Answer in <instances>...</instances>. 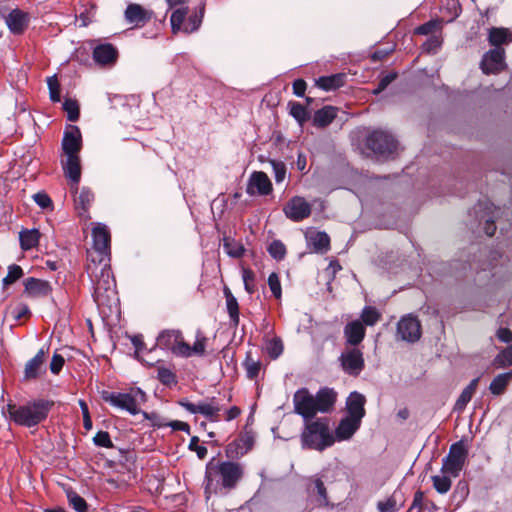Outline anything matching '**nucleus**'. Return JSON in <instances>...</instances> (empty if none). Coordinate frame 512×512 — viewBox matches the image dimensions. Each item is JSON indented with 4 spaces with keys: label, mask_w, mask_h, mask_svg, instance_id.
<instances>
[{
    "label": "nucleus",
    "mask_w": 512,
    "mask_h": 512,
    "mask_svg": "<svg viewBox=\"0 0 512 512\" xmlns=\"http://www.w3.org/2000/svg\"><path fill=\"white\" fill-rule=\"evenodd\" d=\"M244 469L238 462H209L206 466L204 492L206 499L211 494H226L234 489L243 478Z\"/></svg>",
    "instance_id": "obj_1"
},
{
    "label": "nucleus",
    "mask_w": 512,
    "mask_h": 512,
    "mask_svg": "<svg viewBox=\"0 0 512 512\" xmlns=\"http://www.w3.org/2000/svg\"><path fill=\"white\" fill-rule=\"evenodd\" d=\"M338 399V393L330 387L320 388L312 395L305 387L293 396L294 411L303 419L314 418L317 413H331Z\"/></svg>",
    "instance_id": "obj_2"
},
{
    "label": "nucleus",
    "mask_w": 512,
    "mask_h": 512,
    "mask_svg": "<svg viewBox=\"0 0 512 512\" xmlns=\"http://www.w3.org/2000/svg\"><path fill=\"white\" fill-rule=\"evenodd\" d=\"M54 405L55 402L48 399H35L25 405L10 402L6 406V411L9 419L15 424L31 428L45 421Z\"/></svg>",
    "instance_id": "obj_3"
},
{
    "label": "nucleus",
    "mask_w": 512,
    "mask_h": 512,
    "mask_svg": "<svg viewBox=\"0 0 512 512\" xmlns=\"http://www.w3.org/2000/svg\"><path fill=\"white\" fill-rule=\"evenodd\" d=\"M304 420V428L300 435L303 448L323 451L335 442L334 435L329 427L327 417L307 418Z\"/></svg>",
    "instance_id": "obj_4"
},
{
    "label": "nucleus",
    "mask_w": 512,
    "mask_h": 512,
    "mask_svg": "<svg viewBox=\"0 0 512 512\" xmlns=\"http://www.w3.org/2000/svg\"><path fill=\"white\" fill-rule=\"evenodd\" d=\"M86 272L93 284V298L98 305L105 303L109 294L114 293L115 281L109 262H87Z\"/></svg>",
    "instance_id": "obj_5"
},
{
    "label": "nucleus",
    "mask_w": 512,
    "mask_h": 512,
    "mask_svg": "<svg viewBox=\"0 0 512 512\" xmlns=\"http://www.w3.org/2000/svg\"><path fill=\"white\" fill-rule=\"evenodd\" d=\"M101 398L106 403L129 412L131 415H137L141 412L140 404L147 400L146 393L140 388H131L128 392H110L103 390Z\"/></svg>",
    "instance_id": "obj_6"
},
{
    "label": "nucleus",
    "mask_w": 512,
    "mask_h": 512,
    "mask_svg": "<svg viewBox=\"0 0 512 512\" xmlns=\"http://www.w3.org/2000/svg\"><path fill=\"white\" fill-rule=\"evenodd\" d=\"M365 147L374 155L388 159L397 152L398 141L390 132L375 129L366 135Z\"/></svg>",
    "instance_id": "obj_7"
},
{
    "label": "nucleus",
    "mask_w": 512,
    "mask_h": 512,
    "mask_svg": "<svg viewBox=\"0 0 512 512\" xmlns=\"http://www.w3.org/2000/svg\"><path fill=\"white\" fill-rule=\"evenodd\" d=\"M93 249L87 251V262H110L111 235L103 224H97L92 230Z\"/></svg>",
    "instance_id": "obj_8"
},
{
    "label": "nucleus",
    "mask_w": 512,
    "mask_h": 512,
    "mask_svg": "<svg viewBox=\"0 0 512 512\" xmlns=\"http://www.w3.org/2000/svg\"><path fill=\"white\" fill-rule=\"evenodd\" d=\"M468 456V449L463 440L450 446L448 455L443 459L441 471L452 477H458Z\"/></svg>",
    "instance_id": "obj_9"
},
{
    "label": "nucleus",
    "mask_w": 512,
    "mask_h": 512,
    "mask_svg": "<svg viewBox=\"0 0 512 512\" xmlns=\"http://www.w3.org/2000/svg\"><path fill=\"white\" fill-rule=\"evenodd\" d=\"M304 482L308 501L314 503L315 507L318 508L330 506L328 491L324 484L323 473H316L305 477Z\"/></svg>",
    "instance_id": "obj_10"
},
{
    "label": "nucleus",
    "mask_w": 512,
    "mask_h": 512,
    "mask_svg": "<svg viewBox=\"0 0 512 512\" xmlns=\"http://www.w3.org/2000/svg\"><path fill=\"white\" fill-rule=\"evenodd\" d=\"M342 370L353 377H357L365 368L363 352L358 348L346 349L339 357Z\"/></svg>",
    "instance_id": "obj_11"
},
{
    "label": "nucleus",
    "mask_w": 512,
    "mask_h": 512,
    "mask_svg": "<svg viewBox=\"0 0 512 512\" xmlns=\"http://www.w3.org/2000/svg\"><path fill=\"white\" fill-rule=\"evenodd\" d=\"M285 216L293 222H301L310 217L312 207L305 198L301 196H294L290 198L283 207Z\"/></svg>",
    "instance_id": "obj_12"
},
{
    "label": "nucleus",
    "mask_w": 512,
    "mask_h": 512,
    "mask_svg": "<svg viewBox=\"0 0 512 512\" xmlns=\"http://www.w3.org/2000/svg\"><path fill=\"white\" fill-rule=\"evenodd\" d=\"M397 335L404 341L417 342L422 335L421 323L417 317L404 316L397 324Z\"/></svg>",
    "instance_id": "obj_13"
},
{
    "label": "nucleus",
    "mask_w": 512,
    "mask_h": 512,
    "mask_svg": "<svg viewBox=\"0 0 512 512\" xmlns=\"http://www.w3.org/2000/svg\"><path fill=\"white\" fill-rule=\"evenodd\" d=\"M505 67V50L504 48H493L484 53L480 68L486 75L497 74Z\"/></svg>",
    "instance_id": "obj_14"
},
{
    "label": "nucleus",
    "mask_w": 512,
    "mask_h": 512,
    "mask_svg": "<svg viewBox=\"0 0 512 512\" xmlns=\"http://www.w3.org/2000/svg\"><path fill=\"white\" fill-rule=\"evenodd\" d=\"M214 398H212L211 403L200 402L198 404H194L190 402L186 398H182L178 400V405L183 407L186 411L191 414H202L211 422H218L220 420V407L218 405L213 404Z\"/></svg>",
    "instance_id": "obj_15"
},
{
    "label": "nucleus",
    "mask_w": 512,
    "mask_h": 512,
    "mask_svg": "<svg viewBox=\"0 0 512 512\" xmlns=\"http://www.w3.org/2000/svg\"><path fill=\"white\" fill-rule=\"evenodd\" d=\"M124 17L129 24L141 28L152 20L154 12L144 8L140 4L130 3L125 9Z\"/></svg>",
    "instance_id": "obj_16"
},
{
    "label": "nucleus",
    "mask_w": 512,
    "mask_h": 512,
    "mask_svg": "<svg viewBox=\"0 0 512 512\" xmlns=\"http://www.w3.org/2000/svg\"><path fill=\"white\" fill-rule=\"evenodd\" d=\"M23 295L27 298H44L52 293V286L49 281L28 277L23 281Z\"/></svg>",
    "instance_id": "obj_17"
},
{
    "label": "nucleus",
    "mask_w": 512,
    "mask_h": 512,
    "mask_svg": "<svg viewBox=\"0 0 512 512\" xmlns=\"http://www.w3.org/2000/svg\"><path fill=\"white\" fill-rule=\"evenodd\" d=\"M61 145L66 156H79L82 148V135L78 126L69 125L66 128Z\"/></svg>",
    "instance_id": "obj_18"
},
{
    "label": "nucleus",
    "mask_w": 512,
    "mask_h": 512,
    "mask_svg": "<svg viewBox=\"0 0 512 512\" xmlns=\"http://www.w3.org/2000/svg\"><path fill=\"white\" fill-rule=\"evenodd\" d=\"M272 183L263 171H254L249 178L246 192L250 196L261 195L266 196L272 192Z\"/></svg>",
    "instance_id": "obj_19"
},
{
    "label": "nucleus",
    "mask_w": 512,
    "mask_h": 512,
    "mask_svg": "<svg viewBox=\"0 0 512 512\" xmlns=\"http://www.w3.org/2000/svg\"><path fill=\"white\" fill-rule=\"evenodd\" d=\"M184 342L182 332L175 329L163 330L157 337V346L170 350L176 356H179L178 349Z\"/></svg>",
    "instance_id": "obj_20"
},
{
    "label": "nucleus",
    "mask_w": 512,
    "mask_h": 512,
    "mask_svg": "<svg viewBox=\"0 0 512 512\" xmlns=\"http://www.w3.org/2000/svg\"><path fill=\"white\" fill-rule=\"evenodd\" d=\"M47 350L41 348L37 354L31 358L24 368V380L31 381L38 379L46 372L45 362Z\"/></svg>",
    "instance_id": "obj_21"
},
{
    "label": "nucleus",
    "mask_w": 512,
    "mask_h": 512,
    "mask_svg": "<svg viewBox=\"0 0 512 512\" xmlns=\"http://www.w3.org/2000/svg\"><path fill=\"white\" fill-rule=\"evenodd\" d=\"M5 22L14 35H21L27 29L30 22L29 13L21 9H13L6 17Z\"/></svg>",
    "instance_id": "obj_22"
},
{
    "label": "nucleus",
    "mask_w": 512,
    "mask_h": 512,
    "mask_svg": "<svg viewBox=\"0 0 512 512\" xmlns=\"http://www.w3.org/2000/svg\"><path fill=\"white\" fill-rule=\"evenodd\" d=\"M254 444V436L251 432H246L238 439L232 441L226 446L225 452L228 458L238 457L246 454Z\"/></svg>",
    "instance_id": "obj_23"
},
{
    "label": "nucleus",
    "mask_w": 512,
    "mask_h": 512,
    "mask_svg": "<svg viewBox=\"0 0 512 512\" xmlns=\"http://www.w3.org/2000/svg\"><path fill=\"white\" fill-rule=\"evenodd\" d=\"M365 403L366 398L363 394L357 391L351 392L346 400L347 416L362 421L366 414Z\"/></svg>",
    "instance_id": "obj_24"
},
{
    "label": "nucleus",
    "mask_w": 512,
    "mask_h": 512,
    "mask_svg": "<svg viewBox=\"0 0 512 512\" xmlns=\"http://www.w3.org/2000/svg\"><path fill=\"white\" fill-rule=\"evenodd\" d=\"M343 333L346 343L357 348L365 338L366 328L360 320H353L345 325Z\"/></svg>",
    "instance_id": "obj_25"
},
{
    "label": "nucleus",
    "mask_w": 512,
    "mask_h": 512,
    "mask_svg": "<svg viewBox=\"0 0 512 512\" xmlns=\"http://www.w3.org/2000/svg\"><path fill=\"white\" fill-rule=\"evenodd\" d=\"M64 175L72 183L71 189L77 191L81 179V164L79 156H67L66 161H62Z\"/></svg>",
    "instance_id": "obj_26"
},
{
    "label": "nucleus",
    "mask_w": 512,
    "mask_h": 512,
    "mask_svg": "<svg viewBox=\"0 0 512 512\" xmlns=\"http://www.w3.org/2000/svg\"><path fill=\"white\" fill-rule=\"evenodd\" d=\"M117 58L118 50L111 43L99 44L93 49V59L97 64L110 65L115 63Z\"/></svg>",
    "instance_id": "obj_27"
},
{
    "label": "nucleus",
    "mask_w": 512,
    "mask_h": 512,
    "mask_svg": "<svg viewBox=\"0 0 512 512\" xmlns=\"http://www.w3.org/2000/svg\"><path fill=\"white\" fill-rule=\"evenodd\" d=\"M361 421L350 418L348 416L342 418L335 429V440L344 441L349 440L356 431L360 428Z\"/></svg>",
    "instance_id": "obj_28"
},
{
    "label": "nucleus",
    "mask_w": 512,
    "mask_h": 512,
    "mask_svg": "<svg viewBox=\"0 0 512 512\" xmlns=\"http://www.w3.org/2000/svg\"><path fill=\"white\" fill-rule=\"evenodd\" d=\"M207 338L198 331L196 334V341L192 346H190L187 342L181 344L178 349L180 357H191L192 355L203 356L206 350Z\"/></svg>",
    "instance_id": "obj_29"
},
{
    "label": "nucleus",
    "mask_w": 512,
    "mask_h": 512,
    "mask_svg": "<svg viewBox=\"0 0 512 512\" xmlns=\"http://www.w3.org/2000/svg\"><path fill=\"white\" fill-rule=\"evenodd\" d=\"M487 40L494 48H502V45L512 42V32L504 27H491L488 30Z\"/></svg>",
    "instance_id": "obj_30"
},
{
    "label": "nucleus",
    "mask_w": 512,
    "mask_h": 512,
    "mask_svg": "<svg viewBox=\"0 0 512 512\" xmlns=\"http://www.w3.org/2000/svg\"><path fill=\"white\" fill-rule=\"evenodd\" d=\"M345 73H336L328 76H321L316 79V86L324 91L336 90L346 83Z\"/></svg>",
    "instance_id": "obj_31"
},
{
    "label": "nucleus",
    "mask_w": 512,
    "mask_h": 512,
    "mask_svg": "<svg viewBox=\"0 0 512 512\" xmlns=\"http://www.w3.org/2000/svg\"><path fill=\"white\" fill-rule=\"evenodd\" d=\"M337 111V108L329 105L317 110L313 116V125L318 128L327 127L337 117Z\"/></svg>",
    "instance_id": "obj_32"
},
{
    "label": "nucleus",
    "mask_w": 512,
    "mask_h": 512,
    "mask_svg": "<svg viewBox=\"0 0 512 512\" xmlns=\"http://www.w3.org/2000/svg\"><path fill=\"white\" fill-rule=\"evenodd\" d=\"M479 380V377L471 380L470 383L463 389L455 403L454 410L461 412L466 408L467 404L471 401L474 393L477 390Z\"/></svg>",
    "instance_id": "obj_33"
},
{
    "label": "nucleus",
    "mask_w": 512,
    "mask_h": 512,
    "mask_svg": "<svg viewBox=\"0 0 512 512\" xmlns=\"http://www.w3.org/2000/svg\"><path fill=\"white\" fill-rule=\"evenodd\" d=\"M206 1L202 0L198 7V13L188 17L187 22L183 26V32L190 34L199 29L205 13Z\"/></svg>",
    "instance_id": "obj_34"
},
{
    "label": "nucleus",
    "mask_w": 512,
    "mask_h": 512,
    "mask_svg": "<svg viewBox=\"0 0 512 512\" xmlns=\"http://www.w3.org/2000/svg\"><path fill=\"white\" fill-rule=\"evenodd\" d=\"M512 380V371L497 375L490 383L489 390L493 395H502L510 381Z\"/></svg>",
    "instance_id": "obj_35"
},
{
    "label": "nucleus",
    "mask_w": 512,
    "mask_h": 512,
    "mask_svg": "<svg viewBox=\"0 0 512 512\" xmlns=\"http://www.w3.org/2000/svg\"><path fill=\"white\" fill-rule=\"evenodd\" d=\"M224 296L226 298V306L227 312L229 314L230 320L233 322L235 326L239 324V304L237 299L234 297L232 292L228 287H224Z\"/></svg>",
    "instance_id": "obj_36"
},
{
    "label": "nucleus",
    "mask_w": 512,
    "mask_h": 512,
    "mask_svg": "<svg viewBox=\"0 0 512 512\" xmlns=\"http://www.w3.org/2000/svg\"><path fill=\"white\" fill-rule=\"evenodd\" d=\"M19 238L21 248L27 251L38 245L40 233L36 229L23 230L20 232Z\"/></svg>",
    "instance_id": "obj_37"
},
{
    "label": "nucleus",
    "mask_w": 512,
    "mask_h": 512,
    "mask_svg": "<svg viewBox=\"0 0 512 512\" xmlns=\"http://www.w3.org/2000/svg\"><path fill=\"white\" fill-rule=\"evenodd\" d=\"M189 8L182 7L174 10L170 16L171 29L174 34L183 31Z\"/></svg>",
    "instance_id": "obj_38"
},
{
    "label": "nucleus",
    "mask_w": 512,
    "mask_h": 512,
    "mask_svg": "<svg viewBox=\"0 0 512 512\" xmlns=\"http://www.w3.org/2000/svg\"><path fill=\"white\" fill-rule=\"evenodd\" d=\"M223 248L230 257L236 259L241 258L245 253L244 246L230 237L223 238Z\"/></svg>",
    "instance_id": "obj_39"
},
{
    "label": "nucleus",
    "mask_w": 512,
    "mask_h": 512,
    "mask_svg": "<svg viewBox=\"0 0 512 512\" xmlns=\"http://www.w3.org/2000/svg\"><path fill=\"white\" fill-rule=\"evenodd\" d=\"M66 497L69 505L77 512H88V504L86 500L81 497L72 488L66 489Z\"/></svg>",
    "instance_id": "obj_40"
},
{
    "label": "nucleus",
    "mask_w": 512,
    "mask_h": 512,
    "mask_svg": "<svg viewBox=\"0 0 512 512\" xmlns=\"http://www.w3.org/2000/svg\"><path fill=\"white\" fill-rule=\"evenodd\" d=\"M290 115L302 126L310 119L307 108L299 102H289Z\"/></svg>",
    "instance_id": "obj_41"
},
{
    "label": "nucleus",
    "mask_w": 512,
    "mask_h": 512,
    "mask_svg": "<svg viewBox=\"0 0 512 512\" xmlns=\"http://www.w3.org/2000/svg\"><path fill=\"white\" fill-rule=\"evenodd\" d=\"M243 366L245 368L247 378L253 380L258 377L261 370V362L259 360H254L251 352H247Z\"/></svg>",
    "instance_id": "obj_42"
},
{
    "label": "nucleus",
    "mask_w": 512,
    "mask_h": 512,
    "mask_svg": "<svg viewBox=\"0 0 512 512\" xmlns=\"http://www.w3.org/2000/svg\"><path fill=\"white\" fill-rule=\"evenodd\" d=\"M311 244L316 252H326L330 248V237L326 232H316L310 238Z\"/></svg>",
    "instance_id": "obj_43"
},
{
    "label": "nucleus",
    "mask_w": 512,
    "mask_h": 512,
    "mask_svg": "<svg viewBox=\"0 0 512 512\" xmlns=\"http://www.w3.org/2000/svg\"><path fill=\"white\" fill-rule=\"evenodd\" d=\"M360 318L364 326H374L381 319V313L374 306H365Z\"/></svg>",
    "instance_id": "obj_44"
},
{
    "label": "nucleus",
    "mask_w": 512,
    "mask_h": 512,
    "mask_svg": "<svg viewBox=\"0 0 512 512\" xmlns=\"http://www.w3.org/2000/svg\"><path fill=\"white\" fill-rule=\"evenodd\" d=\"M94 200V194L93 192L87 188L83 187L78 195V197L75 199V204L77 209H82L83 212H87L91 206V203Z\"/></svg>",
    "instance_id": "obj_45"
},
{
    "label": "nucleus",
    "mask_w": 512,
    "mask_h": 512,
    "mask_svg": "<svg viewBox=\"0 0 512 512\" xmlns=\"http://www.w3.org/2000/svg\"><path fill=\"white\" fill-rule=\"evenodd\" d=\"M24 276V271L21 266L17 264H11L8 266V273L2 280V287L7 288L14 284L16 281Z\"/></svg>",
    "instance_id": "obj_46"
},
{
    "label": "nucleus",
    "mask_w": 512,
    "mask_h": 512,
    "mask_svg": "<svg viewBox=\"0 0 512 512\" xmlns=\"http://www.w3.org/2000/svg\"><path fill=\"white\" fill-rule=\"evenodd\" d=\"M16 322H20L22 319H28L31 316V311L27 304L17 303L15 306H9L6 309Z\"/></svg>",
    "instance_id": "obj_47"
},
{
    "label": "nucleus",
    "mask_w": 512,
    "mask_h": 512,
    "mask_svg": "<svg viewBox=\"0 0 512 512\" xmlns=\"http://www.w3.org/2000/svg\"><path fill=\"white\" fill-rule=\"evenodd\" d=\"M497 368H505L512 365V345L502 349L494 359Z\"/></svg>",
    "instance_id": "obj_48"
},
{
    "label": "nucleus",
    "mask_w": 512,
    "mask_h": 512,
    "mask_svg": "<svg viewBox=\"0 0 512 512\" xmlns=\"http://www.w3.org/2000/svg\"><path fill=\"white\" fill-rule=\"evenodd\" d=\"M63 110L67 113V119L76 122L80 116V108L77 100L66 99L63 103Z\"/></svg>",
    "instance_id": "obj_49"
},
{
    "label": "nucleus",
    "mask_w": 512,
    "mask_h": 512,
    "mask_svg": "<svg viewBox=\"0 0 512 512\" xmlns=\"http://www.w3.org/2000/svg\"><path fill=\"white\" fill-rule=\"evenodd\" d=\"M131 342L133 346L135 347V358L139 361L145 363L148 366H152L153 362L145 360L141 354L146 350V345L143 341L142 335H134L131 337Z\"/></svg>",
    "instance_id": "obj_50"
},
{
    "label": "nucleus",
    "mask_w": 512,
    "mask_h": 512,
    "mask_svg": "<svg viewBox=\"0 0 512 512\" xmlns=\"http://www.w3.org/2000/svg\"><path fill=\"white\" fill-rule=\"evenodd\" d=\"M283 342L280 338L275 337L267 342L266 352L271 359H277L283 353Z\"/></svg>",
    "instance_id": "obj_51"
},
{
    "label": "nucleus",
    "mask_w": 512,
    "mask_h": 512,
    "mask_svg": "<svg viewBox=\"0 0 512 512\" xmlns=\"http://www.w3.org/2000/svg\"><path fill=\"white\" fill-rule=\"evenodd\" d=\"M432 482H433V487L435 488V490L440 493V494H445L447 493L450 488H451V485H452V481L451 479L446 476V475H443V476H439V475H434L432 476Z\"/></svg>",
    "instance_id": "obj_52"
},
{
    "label": "nucleus",
    "mask_w": 512,
    "mask_h": 512,
    "mask_svg": "<svg viewBox=\"0 0 512 512\" xmlns=\"http://www.w3.org/2000/svg\"><path fill=\"white\" fill-rule=\"evenodd\" d=\"M268 253L275 260H283L286 255V247L280 240H273L267 248Z\"/></svg>",
    "instance_id": "obj_53"
},
{
    "label": "nucleus",
    "mask_w": 512,
    "mask_h": 512,
    "mask_svg": "<svg viewBox=\"0 0 512 512\" xmlns=\"http://www.w3.org/2000/svg\"><path fill=\"white\" fill-rule=\"evenodd\" d=\"M50 100L54 103L61 100V86L56 75L47 78Z\"/></svg>",
    "instance_id": "obj_54"
},
{
    "label": "nucleus",
    "mask_w": 512,
    "mask_h": 512,
    "mask_svg": "<svg viewBox=\"0 0 512 512\" xmlns=\"http://www.w3.org/2000/svg\"><path fill=\"white\" fill-rule=\"evenodd\" d=\"M157 379L166 386H173L177 384V377L174 372L165 367L158 368Z\"/></svg>",
    "instance_id": "obj_55"
},
{
    "label": "nucleus",
    "mask_w": 512,
    "mask_h": 512,
    "mask_svg": "<svg viewBox=\"0 0 512 512\" xmlns=\"http://www.w3.org/2000/svg\"><path fill=\"white\" fill-rule=\"evenodd\" d=\"M33 200L35 203L42 209H52L53 208V202L50 198V196L44 192L39 191L33 195Z\"/></svg>",
    "instance_id": "obj_56"
},
{
    "label": "nucleus",
    "mask_w": 512,
    "mask_h": 512,
    "mask_svg": "<svg viewBox=\"0 0 512 512\" xmlns=\"http://www.w3.org/2000/svg\"><path fill=\"white\" fill-rule=\"evenodd\" d=\"M269 288L276 299H279L282 294L281 283L277 273L273 272L268 277Z\"/></svg>",
    "instance_id": "obj_57"
},
{
    "label": "nucleus",
    "mask_w": 512,
    "mask_h": 512,
    "mask_svg": "<svg viewBox=\"0 0 512 512\" xmlns=\"http://www.w3.org/2000/svg\"><path fill=\"white\" fill-rule=\"evenodd\" d=\"M94 444L99 447L112 448L113 442L107 431H99L93 438Z\"/></svg>",
    "instance_id": "obj_58"
},
{
    "label": "nucleus",
    "mask_w": 512,
    "mask_h": 512,
    "mask_svg": "<svg viewBox=\"0 0 512 512\" xmlns=\"http://www.w3.org/2000/svg\"><path fill=\"white\" fill-rule=\"evenodd\" d=\"M271 165L274 171V178L277 183L282 182L286 176V166L283 162L271 160Z\"/></svg>",
    "instance_id": "obj_59"
},
{
    "label": "nucleus",
    "mask_w": 512,
    "mask_h": 512,
    "mask_svg": "<svg viewBox=\"0 0 512 512\" xmlns=\"http://www.w3.org/2000/svg\"><path fill=\"white\" fill-rule=\"evenodd\" d=\"M255 274L251 269L243 270V282L245 286V290L249 294H253L255 292Z\"/></svg>",
    "instance_id": "obj_60"
},
{
    "label": "nucleus",
    "mask_w": 512,
    "mask_h": 512,
    "mask_svg": "<svg viewBox=\"0 0 512 512\" xmlns=\"http://www.w3.org/2000/svg\"><path fill=\"white\" fill-rule=\"evenodd\" d=\"M189 450L196 452L199 459L203 460L207 456V448L199 445V438L197 436H193L190 439V443L188 446Z\"/></svg>",
    "instance_id": "obj_61"
},
{
    "label": "nucleus",
    "mask_w": 512,
    "mask_h": 512,
    "mask_svg": "<svg viewBox=\"0 0 512 512\" xmlns=\"http://www.w3.org/2000/svg\"><path fill=\"white\" fill-rule=\"evenodd\" d=\"M65 364V359L62 355L58 353H54L52 356V360L50 363V371L51 373L57 375L62 370L63 366Z\"/></svg>",
    "instance_id": "obj_62"
},
{
    "label": "nucleus",
    "mask_w": 512,
    "mask_h": 512,
    "mask_svg": "<svg viewBox=\"0 0 512 512\" xmlns=\"http://www.w3.org/2000/svg\"><path fill=\"white\" fill-rule=\"evenodd\" d=\"M396 504L395 496H391L386 501L378 502L377 508L380 512H396Z\"/></svg>",
    "instance_id": "obj_63"
},
{
    "label": "nucleus",
    "mask_w": 512,
    "mask_h": 512,
    "mask_svg": "<svg viewBox=\"0 0 512 512\" xmlns=\"http://www.w3.org/2000/svg\"><path fill=\"white\" fill-rule=\"evenodd\" d=\"M437 28V22L430 20L415 29V33L419 35H429Z\"/></svg>",
    "instance_id": "obj_64"
}]
</instances>
